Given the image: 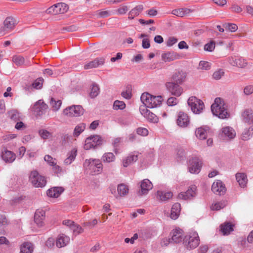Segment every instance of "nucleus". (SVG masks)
<instances>
[{"mask_svg": "<svg viewBox=\"0 0 253 253\" xmlns=\"http://www.w3.org/2000/svg\"><path fill=\"white\" fill-rule=\"evenodd\" d=\"M178 103L177 99L174 97H171L168 98L167 100V104L169 106H174Z\"/></svg>", "mask_w": 253, "mask_h": 253, "instance_id": "nucleus-60", "label": "nucleus"}, {"mask_svg": "<svg viewBox=\"0 0 253 253\" xmlns=\"http://www.w3.org/2000/svg\"><path fill=\"white\" fill-rule=\"evenodd\" d=\"M234 224L231 222H226L220 225V231L223 235H227L234 230Z\"/></svg>", "mask_w": 253, "mask_h": 253, "instance_id": "nucleus-22", "label": "nucleus"}, {"mask_svg": "<svg viewBox=\"0 0 253 253\" xmlns=\"http://www.w3.org/2000/svg\"><path fill=\"white\" fill-rule=\"evenodd\" d=\"M69 241V237L64 234L60 235L56 240V246L59 248L63 247L66 246Z\"/></svg>", "mask_w": 253, "mask_h": 253, "instance_id": "nucleus-27", "label": "nucleus"}, {"mask_svg": "<svg viewBox=\"0 0 253 253\" xmlns=\"http://www.w3.org/2000/svg\"><path fill=\"white\" fill-rule=\"evenodd\" d=\"M62 104V102L60 100H56L54 98H51L50 101V105L52 108L53 110H58Z\"/></svg>", "mask_w": 253, "mask_h": 253, "instance_id": "nucleus-44", "label": "nucleus"}, {"mask_svg": "<svg viewBox=\"0 0 253 253\" xmlns=\"http://www.w3.org/2000/svg\"><path fill=\"white\" fill-rule=\"evenodd\" d=\"M201 163L197 159H193L189 168V171L192 173H198L201 170Z\"/></svg>", "mask_w": 253, "mask_h": 253, "instance_id": "nucleus-23", "label": "nucleus"}, {"mask_svg": "<svg viewBox=\"0 0 253 253\" xmlns=\"http://www.w3.org/2000/svg\"><path fill=\"white\" fill-rule=\"evenodd\" d=\"M253 134V124L248 128L245 129L242 135L243 140H247L250 138Z\"/></svg>", "mask_w": 253, "mask_h": 253, "instance_id": "nucleus-39", "label": "nucleus"}, {"mask_svg": "<svg viewBox=\"0 0 253 253\" xmlns=\"http://www.w3.org/2000/svg\"><path fill=\"white\" fill-rule=\"evenodd\" d=\"M94 68H97L100 65H102L105 63V59L103 57L97 58L92 61Z\"/></svg>", "mask_w": 253, "mask_h": 253, "instance_id": "nucleus-52", "label": "nucleus"}, {"mask_svg": "<svg viewBox=\"0 0 253 253\" xmlns=\"http://www.w3.org/2000/svg\"><path fill=\"white\" fill-rule=\"evenodd\" d=\"M177 41L178 40L175 37H169L167 42V45L168 46H171L176 42H177Z\"/></svg>", "mask_w": 253, "mask_h": 253, "instance_id": "nucleus-61", "label": "nucleus"}, {"mask_svg": "<svg viewBox=\"0 0 253 253\" xmlns=\"http://www.w3.org/2000/svg\"><path fill=\"white\" fill-rule=\"evenodd\" d=\"M177 125L180 127H185L190 123V119L188 115L183 112H179L176 120Z\"/></svg>", "mask_w": 253, "mask_h": 253, "instance_id": "nucleus-17", "label": "nucleus"}, {"mask_svg": "<svg viewBox=\"0 0 253 253\" xmlns=\"http://www.w3.org/2000/svg\"><path fill=\"white\" fill-rule=\"evenodd\" d=\"M244 93L246 95H250L253 93V86L251 85L246 86L244 89Z\"/></svg>", "mask_w": 253, "mask_h": 253, "instance_id": "nucleus-62", "label": "nucleus"}, {"mask_svg": "<svg viewBox=\"0 0 253 253\" xmlns=\"http://www.w3.org/2000/svg\"><path fill=\"white\" fill-rule=\"evenodd\" d=\"M45 212L42 210H37L35 213L34 221L35 222L39 227H42L44 224V220L45 219Z\"/></svg>", "mask_w": 253, "mask_h": 253, "instance_id": "nucleus-19", "label": "nucleus"}, {"mask_svg": "<svg viewBox=\"0 0 253 253\" xmlns=\"http://www.w3.org/2000/svg\"><path fill=\"white\" fill-rule=\"evenodd\" d=\"M137 160L138 156L137 155L130 154L123 160V166L126 168L132 163L136 162Z\"/></svg>", "mask_w": 253, "mask_h": 253, "instance_id": "nucleus-35", "label": "nucleus"}, {"mask_svg": "<svg viewBox=\"0 0 253 253\" xmlns=\"http://www.w3.org/2000/svg\"><path fill=\"white\" fill-rule=\"evenodd\" d=\"M242 117L245 123L253 124V110L251 109H246L242 113Z\"/></svg>", "mask_w": 253, "mask_h": 253, "instance_id": "nucleus-28", "label": "nucleus"}, {"mask_svg": "<svg viewBox=\"0 0 253 253\" xmlns=\"http://www.w3.org/2000/svg\"><path fill=\"white\" fill-rule=\"evenodd\" d=\"M142 46L143 48L147 49L150 47V43L149 40L148 38H144L142 42Z\"/></svg>", "mask_w": 253, "mask_h": 253, "instance_id": "nucleus-64", "label": "nucleus"}, {"mask_svg": "<svg viewBox=\"0 0 253 253\" xmlns=\"http://www.w3.org/2000/svg\"><path fill=\"white\" fill-rule=\"evenodd\" d=\"M187 103L192 112L195 114L201 113L204 108L203 102L195 96L189 97Z\"/></svg>", "mask_w": 253, "mask_h": 253, "instance_id": "nucleus-5", "label": "nucleus"}, {"mask_svg": "<svg viewBox=\"0 0 253 253\" xmlns=\"http://www.w3.org/2000/svg\"><path fill=\"white\" fill-rule=\"evenodd\" d=\"M102 142L103 139L99 135L90 136L86 139L84 148L85 150L97 148L98 146H100L102 145Z\"/></svg>", "mask_w": 253, "mask_h": 253, "instance_id": "nucleus-6", "label": "nucleus"}, {"mask_svg": "<svg viewBox=\"0 0 253 253\" xmlns=\"http://www.w3.org/2000/svg\"><path fill=\"white\" fill-rule=\"evenodd\" d=\"M4 28L8 30H13L15 26L16 20L12 17H7L3 22Z\"/></svg>", "mask_w": 253, "mask_h": 253, "instance_id": "nucleus-33", "label": "nucleus"}, {"mask_svg": "<svg viewBox=\"0 0 253 253\" xmlns=\"http://www.w3.org/2000/svg\"><path fill=\"white\" fill-rule=\"evenodd\" d=\"M84 166L88 167V169L91 170L92 174L98 173L102 169V164L99 160H86Z\"/></svg>", "mask_w": 253, "mask_h": 253, "instance_id": "nucleus-7", "label": "nucleus"}, {"mask_svg": "<svg viewBox=\"0 0 253 253\" xmlns=\"http://www.w3.org/2000/svg\"><path fill=\"white\" fill-rule=\"evenodd\" d=\"M140 98L145 106L150 108L157 107L163 101L162 96H153L147 92L142 93Z\"/></svg>", "mask_w": 253, "mask_h": 253, "instance_id": "nucleus-2", "label": "nucleus"}, {"mask_svg": "<svg viewBox=\"0 0 253 253\" xmlns=\"http://www.w3.org/2000/svg\"><path fill=\"white\" fill-rule=\"evenodd\" d=\"M227 201L223 200L212 205L211 207L212 210L218 211L224 208L227 205Z\"/></svg>", "mask_w": 253, "mask_h": 253, "instance_id": "nucleus-43", "label": "nucleus"}, {"mask_svg": "<svg viewBox=\"0 0 253 253\" xmlns=\"http://www.w3.org/2000/svg\"><path fill=\"white\" fill-rule=\"evenodd\" d=\"M71 229L73 230V232L75 235H79L84 231V229L81 226L75 223L72 226Z\"/></svg>", "mask_w": 253, "mask_h": 253, "instance_id": "nucleus-49", "label": "nucleus"}, {"mask_svg": "<svg viewBox=\"0 0 253 253\" xmlns=\"http://www.w3.org/2000/svg\"><path fill=\"white\" fill-rule=\"evenodd\" d=\"M9 224V221L4 214H0V231L1 234H4V229Z\"/></svg>", "mask_w": 253, "mask_h": 253, "instance_id": "nucleus-34", "label": "nucleus"}, {"mask_svg": "<svg viewBox=\"0 0 253 253\" xmlns=\"http://www.w3.org/2000/svg\"><path fill=\"white\" fill-rule=\"evenodd\" d=\"M8 115L11 119L17 121L20 119L19 113L16 110H12L8 112Z\"/></svg>", "mask_w": 253, "mask_h": 253, "instance_id": "nucleus-50", "label": "nucleus"}, {"mask_svg": "<svg viewBox=\"0 0 253 253\" xmlns=\"http://www.w3.org/2000/svg\"><path fill=\"white\" fill-rule=\"evenodd\" d=\"M186 78V73L183 71H178L175 73L172 76V81L178 84H182Z\"/></svg>", "mask_w": 253, "mask_h": 253, "instance_id": "nucleus-21", "label": "nucleus"}, {"mask_svg": "<svg viewBox=\"0 0 253 253\" xmlns=\"http://www.w3.org/2000/svg\"><path fill=\"white\" fill-rule=\"evenodd\" d=\"M172 193L171 192H165L162 191H158L157 198L160 201H166L170 199L172 197Z\"/></svg>", "mask_w": 253, "mask_h": 253, "instance_id": "nucleus-31", "label": "nucleus"}, {"mask_svg": "<svg viewBox=\"0 0 253 253\" xmlns=\"http://www.w3.org/2000/svg\"><path fill=\"white\" fill-rule=\"evenodd\" d=\"M199 66L202 69L208 70L210 67V64L208 62L201 61L200 62Z\"/></svg>", "mask_w": 253, "mask_h": 253, "instance_id": "nucleus-63", "label": "nucleus"}, {"mask_svg": "<svg viewBox=\"0 0 253 253\" xmlns=\"http://www.w3.org/2000/svg\"><path fill=\"white\" fill-rule=\"evenodd\" d=\"M222 135L229 139H233L236 135L235 130L230 126H226L222 129Z\"/></svg>", "mask_w": 253, "mask_h": 253, "instance_id": "nucleus-32", "label": "nucleus"}, {"mask_svg": "<svg viewBox=\"0 0 253 253\" xmlns=\"http://www.w3.org/2000/svg\"><path fill=\"white\" fill-rule=\"evenodd\" d=\"M33 252V245L31 243L25 242L20 246V253H32Z\"/></svg>", "mask_w": 253, "mask_h": 253, "instance_id": "nucleus-36", "label": "nucleus"}, {"mask_svg": "<svg viewBox=\"0 0 253 253\" xmlns=\"http://www.w3.org/2000/svg\"><path fill=\"white\" fill-rule=\"evenodd\" d=\"M43 79L42 78H39L36 79L32 84V87L34 89H41L42 86Z\"/></svg>", "mask_w": 253, "mask_h": 253, "instance_id": "nucleus-47", "label": "nucleus"}, {"mask_svg": "<svg viewBox=\"0 0 253 253\" xmlns=\"http://www.w3.org/2000/svg\"><path fill=\"white\" fill-rule=\"evenodd\" d=\"M86 125L84 123H81L78 125L75 128L73 135L74 137H78L85 129Z\"/></svg>", "mask_w": 253, "mask_h": 253, "instance_id": "nucleus-40", "label": "nucleus"}, {"mask_svg": "<svg viewBox=\"0 0 253 253\" xmlns=\"http://www.w3.org/2000/svg\"><path fill=\"white\" fill-rule=\"evenodd\" d=\"M195 134L200 139H205L207 138V131L203 127H199L197 129Z\"/></svg>", "mask_w": 253, "mask_h": 253, "instance_id": "nucleus-42", "label": "nucleus"}, {"mask_svg": "<svg viewBox=\"0 0 253 253\" xmlns=\"http://www.w3.org/2000/svg\"><path fill=\"white\" fill-rule=\"evenodd\" d=\"M200 244V238L197 233L186 235L183 238V244L188 250L196 248Z\"/></svg>", "mask_w": 253, "mask_h": 253, "instance_id": "nucleus-3", "label": "nucleus"}, {"mask_svg": "<svg viewBox=\"0 0 253 253\" xmlns=\"http://www.w3.org/2000/svg\"><path fill=\"white\" fill-rule=\"evenodd\" d=\"M234 62H231V65L237 66L241 68H245L248 66V63L247 60L243 58H238L236 60H234Z\"/></svg>", "mask_w": 253, "mask_h": 253, "instance_id": "nucleus-37", "label": "nucleus"}, {"mask_svg": "<svg viewBox=\"0 0 253 253\" xmlns=\"http://www.w3.org/2000/svg\"><path fill=\"white\" fill-rule=\"evenodd\" d=\"M77 150L76 149H73L68 154V157L64 160V163L66 165H70L74 161L77 156Z\"/></svg>", "mask_w": 253, "mask_h": 253, "instance_id": "nucleus-38", "label": "nucleus"}, {"mask_svg": "<svg viewBox=\"0 0 253 253\" xmlns=\"http://www.w3.org/2000/svg\"><path fill=\"white\" fill-rule=\"evenodd\" d=\"M136 132L138 135L145 136L148 134V130L144 127H139L136 129Z\"/></svg>", "mask_w": 253, "mask_h": 253, "instance_id": "nucleus-56", "label": "nucleus"}, {"mask_svg": "<svg viewBox=\"0 0 253 253\" xmlns=\"http://www.w3.org/2000/svg\"><path fill=\"white\" fill-rule=\"evenodd\" d=\"M170 235L171 236L170 238H169L168 240L166 239L164 240V245L167 246L169 243H170L177 244L181 242L182 240H183V231L180 229H175L172 230Z\"/></svg>", "mask_w": 253, "mask_h": 253, "instance_id": "nucleus-9", "label": "nucleus"}, {"mask_svg": "<svg viewBox=\"0 0 253 253\" xmlns=\"http://www.w3.org/2000/svg\"><path fill=\"white\" fill-rule=\"evenodd\" d=\"M84 110L81 105H72L63 110V114L69 117H79L83 115Z\"/></svg>", "mask_w": 253, "mask_h": 253, "instance_id": "nucleus-10", "label": "nucleus"}, {"mask_svg": "<svg viewBox=\"0 0 253 253\" xmlns=\"http://www.w3.org/2000/svg\"><path fill=\"white\" fill-rule=\"evenodd\" d=\"M118 192L120 196H126L128 192V187L124 184H120L118 186Z\"/></svg>", "mask_w": 253, "mask_h": 253, "instance_id": "nucleus-41", "label": "nucleus"}, {"mask_svg": "<svg viewBox=\"0 0 253 253\" xmlns=\"http://www.w3.org/2000/svg\"><path fill=\"white\" fill-rule=\"evenodd\" d=\"M128 10V7L126 5H123L117 10L118 14L120 15L125 14Z\"/></svg>", "mask_w": 253, "mask_h": 253, "instance_id": "nucleus-58", "label": "nucleus"}, {"mask_svg": "<svg viewBox=\"0 0 253 253\" xmlns=\"http://www.w3.org/2000/svg\"><path fill=\"white\" fill-rule=\"evenodd\" d=\"M165 85L168 91L172 95L179 96L183 92L182 88L173 82H167Z\"/></svg>", "mask_w": 253, "mask_h": 253, "instance_id": "nucleus-11", "label": "nucleus"}, {"mask_svg": "<svg viewBox=\"0 0 253 253\" xmlns=\"http://www.w3.org/2000/svg\"><path fill=\"white\" fill-rule=\"evenodd\" d=\"M126 107V104L124 102L119 101V100H116L114 102L113 104V108L115 110H123L125 109Z\"/></svg>", "mask_w": 253, "mask_h": 253, "instance_id": "nucleus-48", "label": "nucleus"}, {"mask_svg": "<svg viewBox=\"0 0 253 253\" xmlns=\"http://www.w3.org/2000/svg\"><path fill=\"white\" fill-rule=\"evenodd\" d=\"M43 73L48 76H57L58 74L56 73L55 70H53L50 69H45L43 70Z\"/></svg>", "mask_w": 253, "mask_h": 253, "instance_id": "nucleus-59", "label": "nucleus"}, {"mask_svg": "<svg viewBox=\"0 0 253 253\" xmlns=\"http://www.w3.org/2000/svg\"><path fill=\"white\" fill-rule=\"evenodd\" d=\"M181 210V206L179 203H176L173 205L170 213V218L172 219H177Z\"/></svg>", "mask_w": 253, "mask_h": 253, "instance_id": "nucleus-29", "label": "nucleus"}, {"mask_svg": "<svg viewBox=\"0 0 253 253\" xmlns=\"http://www.w3.org/2000/svg\"><path fill=\"white\" fill-rule=\"evenodd\" d=\"M1 157L6 163H12L16 159V155L13 152L3 147L1 150Z\"/></svg>", "mask_w": 253, "mask_h": 253, "instance_id": "nucleus-15", "label": "nucleus"}, {"mask_svg": "<svg viewBox=\"0 0 253 253\" xmlns=\"http://www.w3.org/2000/svg\"><path fill=\"white\" fill-rule=\"evenodd\" d=\"M197 187L195 185L189 187L186 192H180L178 195V198L182 200H190L196 195Z\"/></svg>", "mask_w": 253, "mask_h": 253, "instance_id": "nucleus-12", "label": "nucleus"}, {"mask_svg": "<svg viewBox=\"0 0 253 253\" xmlns=\"http://www.w3.org/2000/svg\"><path fill=\"white\" fill-rule=\"evenodd\" d=\"M223 27L232 32L236 31L238 29V26L235 24L226 23L223 25Z\"/></svg>", "mask_w": 253, "mask_h": 253, "instance_id": "nucleus-51", "label": "nucleus"}, {"mask_svg": "<svg viewBox=\"0 0 253 253\" xmlns=\"http://www.w3.org/2000/svg\"><path fill=\"white\" fill-rule=\"evenodd\" d=\"M44 159L45 161L47 162V163L50 166L55 165L56 163L54 162L55 159H54L50 155H47L44 156Z\"/></svg>", "mask_w": 253, "mask_h": 253, "instance_id": "nucleus-57", "label": "nucleus"}, {"mask_svg": "<svg viewBox=\"0 0 253 253\" xmlns=\"http://www.w3.org/2000/svg\"><path fill=\"white\" fill-rule=\"evenodd\" d=\"M99 92V88L96 84H93L89 93L90 97L94 98L96 97Z\"/></svg>", "mask_w": 253, "mask_h": 253, "instance_id": "nucleus-45", "label": "nucleus"}, {"mask_svg": "<svg viewBox=\"0 0 253 253\" xmlns=\"http://www.w3.org/2000/svg\"><path fill=\"white\" fill-rule=\"evenodd\" d=\"M180 58L181 55L173 51H169L162 54V58L165 62H170L179 59Z\"/></svg>", "mask_w": 253, "mask_h": 253, "instance_id": "nucleus-20", "label": "nucleus"}, {"mask_svg": "<svg viewBox=\"0 0 253 253\" xmlns=\"http://www.w3.org/2000/svg\"><path fill=\"white\" fill-rule=\"evenodd\" d=\"M39 133L40 136L43 139H47L51 135V133L45 129L40 130Z\"/></svg>", "mask_w": 253, "mask_h": 253, "instance_id": "nucleus-54", "label": "nucleus"}, {"mask_svg": "<svg viewBox=\"0 0 253 253\" xmlns=\"http://www.w3.org/2000/svg\"><path fill=\"white\" fill-rule=\"evenodd\" d=\"M69 9L68 5L65 3L60 2L53 5L47 9L46 12L53 15L63 14Z\"/></svg>", "mask_w": 253, "mask_h": 253, "instance_id": "nucleus-8", "label": "nucleus"}, {"mask_svg": "<svg viewBox=\"0 0 253 253\" xmlns=\"http://www.w3.org/2000/svg\"><path fill=\"white\" fill-rule=\"evenodd\" d=\"M143 10V5L140 4L136 6L128 12V19L130 20L133 19L135 17L139 15Z\"/></svg>", "mask_w": 253, "mask_h": 253, "instance_id": "nucleus-25", "label": "nucleus"}, {"mask_svg": "<svg viewBox=\"0 0 253 253\" xmlns=\"http://www.w3.org/2000/svg\"><path fill=\"white\" fill-rule=\"evenodd\" d=\"M214 48L215 42L213 41H211L210 42L206 44L204 46V49L210 52L213 51Z\"/></svg>", "mask_w": 253, "mask_h": 253, "instance_id": "nucleus-55", "label": "nucleus"}, {"mask_svg": "<svg viewBox=\"0 0 253 253\" xmlns=\"http://www.w3.org/2000/svg\"><path fill=\"white\" fill-rule=\"evenodd\" d=\"M64 189L61 187H55L48 189L47 191L48 196L52 198H57L63 192Z\"/></svg>", "mask_w": 253, "mask_h": 253, "instance_id": "nucleus-24", "label": "nucleus"}, {"mask_svg": "<svg viewBox=\"0 0 253 253\" xmlns=\"http://www.w3.org/2000/svg\"><path fill=\"white\" fill-rule=\"evenodd\" d=\"M29 180L33 185L36 187H43L46 184V180L44 176L39 174L37 170L31 172Z\"/></svg>", "mask_w": 253, "mask_h": 253, "instance_id": "nucleus-4", "label": "nucleus"}, {"mask_svg": "<svg viewBox=\"0 0 253 253\" xmlns=\"http://www.w3.org/2000/svg\"><path fill=\"white\" fill-rule=\"evenodd\" d=\"M47 108V105L44 103L42 100H39L36 102L33 107L34 113L37 116L42 115L45 113Z\"/></svg>", "mask_w": 253, "mask_h": 253, "instance_id": "nucleus-14", "label": "nucleus"}, {"mask_svg": "<svg viewBox=\"0 0 253 253\" xmlns=\"http://www.w3.org/2000/svg\"><path fill=\"white\" fill-rule=\"evenodd\" d=\"M224 75V72L223 70L222 69H219L213 73L212 77L214 79L218 80L220 79Z\"/></svg>", "mask_w": 253, "mask_h": 253, "instance_id": "nucleus-53", "label": "nucleus"}, {"mask_svg": "<svg viewBox=\"0 0 253 253\" xmlns=\"http://www.w3.org/2000/svg\"><path fill=\"white\" fill-rule=\"evenodd\" d=\"M236 179L241 187H245L248 182L247 175L245 173H237Z\"/></svg>", "mask_w": 253, "mask_h": 253, "instance_id": "nucleus-30", "label": "nucleus"}, {"mask_svg": "<svg viewBox=\"0 0 253 253\" xmlns=\"http://www.w3.org/2000/svg\"><path fill=\"white\" fill-rule=\"evenodd\" d=\"M211 190L216 195H222L225 193L226 188L222 181L217 180L212 183Z\"/></svg>", "mask_w": 253, "mask_h": 253, "instance_id": "nucleus-13", "label": "nucleus"}, {"mask_svg": "<svg viewBox=\"0 0 253 253\" xmlns=\"http://www.w3.org/2000/svg\"><path fill=\"white\" fill-rule=\"evenodd\" d=\"M140 111L141 114L147 119V120L151 123H157L158 122L159 119L157 116L150 112L146 107L140 108Z\"/></svg>", "mask_w": 253, "mask_h": 253, "instance_id": "nucleus-16", "label": "nucleus"}, {"mask_svg": "<svg viewBox=\"0 0 253 253\" xmlns=\"http://www.w3.org/2000/svg\"><path fill=\"white\" fill-rule=\"evenodd\" d=\"M152 188L153 184L152 182L149 179H145L141 182L140 190L138 193L141 196L147 194Z\"/></svg>", "mask_w": 253, "mask_h": 253, "instance_id": "nucleus-18", "label": "nucleus"}, {"mask_svg": "<svg viewBox=\"0 0 253 253\" xmlns=\"http://www.w3.org/2000/svg\"><path fill=\"white\" fill-rule=\"evenodd\" d=\"M115 159V157L114 155L111 152L106 153L102 156V160L107 163L113 162Z\"/></svg>", "mask_w": 253, "mask_h": 253, "instance_id": "nucleus-46", "label": "nucleus"}, {"mask_svg": "<svg viewBox=\"0 0 253 253\" xmlns=\"http://www.w3.org/2000/svg\"><path fill=\"white\" fill-rule=\"evenodd\" d=\"M212 114L219 118L224 119L229 117V114L227 111V105L221 98L217 97L211 106Z\"/></svg>", "mask_w": 253, "mask_h": 253, "instance_id": "nucleus-1", "label": "nucleus"}, {"mask_svg": "<svg viewBox=\"0 0 253 253\" xmlns=\"http://www.w3.org/2000/svg\"><path fill=\"white\" fill-rule=\"evenodd\" d=\"M12 61L14 64L18 66H30L31 63L30 61H26L24 58L20 55H14L12 57Z\"/></svg>", "mask_w": 253, "mask_h": 253, "instance_id": "nucleus-26", "label": "nucleus"}]
</instances>
